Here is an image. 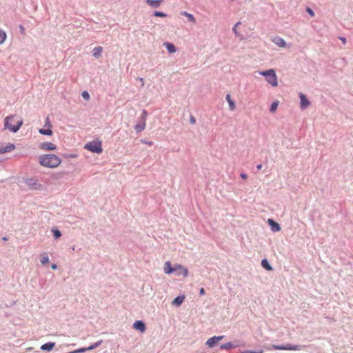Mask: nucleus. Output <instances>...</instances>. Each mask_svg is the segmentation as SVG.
<instances>
[{
	"label": "nucleus",
	"mask_w": 353,
	"mask_h": 353,
	"mask_svg": "<svg viewBox=\"0 0 353 353\" xmlns=\"http://www.w3.org/2000/svg\"><path fill=\"white\" fill-rule=\"evenodd\" d=\"M39 163L43 167L55 168L61 164V159L54 154H42L39 157Z\"/></svg>",
	"instance_id": "nucleus-1"
},
{
	"label": "nucleus",
	"mask_w": 353,
	"mask_h": 353,
	"mask_svg": "<svg viewBox=\"0 0 353 353\" xmlns=\"http://www.w3.org/2000/svg\"><path fill=\"white\" fill-rule=\"evenodd\" d=\"M23 119L12 114L6 117L4 119V127L12 132H17L23 125Z\"/></svg>",
	"instance_id": "nucleus-2"
},
{
	"label": "nucleus",
	"mask_w": 353,
	"mask_h": 353,
	"mask_svg": "<svg viewBox=\"0 0 353 353\" xmlns=\"http://www.w3.org/2000/svg\"><path fill=\"white\" fill-rule=\"evenodd\" d=\"M259 74L265 77L266 81L272 86L276 87L278 85L277 77L275 71L273 69L261 71L259 72Z\"/></svg>",
	"instance_id": "nucleus-3"
},
{
	"label": "nucleus",
	"mask_w": 353,
	"mask_h": 353,
	"mask_svg": "<svg viewBox=\"0 0 353 353\" xmlns=\"http://www.w3.org/2000/svg\"><path fill=\"white\" fill-rule=\"evenodd\" d=\"M84 148L93 153L100 154L103 151L102 143L101 141H92L87 143L84 145Z\"/></svg>",
	"instance_id": "nucleus-4"
},
{
	"label": "nucleus",
	"mask_w": 353,
	"mask_h": 353,
	"mask_svg": "<svg viewBox=\"0 0 353 353\" xmlns=\"http://www.w3.org/2000/svg\"><path fill=\"white\" fill-rule=\"evenodd\" d=\"M301 346L299 345L287 344L285 345H272L270 347H267V350H300Z\"/></svg>",
	"instance_id": "nucleus-5"
},
{
	"label": "nucleus",
	"mask_w": 353,
	"mask_h": 353,
	"mask_svg": "<svg viewBox=\"0 0 353 353\" xmlns=\"http://www.w3.org/2000/svg\"><path fill=\"white\" fill-rule=\"evenodd\" d=\"M173 272H176V275H182L183 277L188 276V270L186 268L180 264H174L173 266Z\"/></svg>",
	"instance_id": "nucleus-6"
},
{
	"label": "nucleus",
	"mask_w": 353,
	"mask_h": 353,
	"mask_svg": "<svg viewBox=\"0 0 353 353\" xmlns=\"http://www.w3.org/2000/svg\"><path fill=\"white\" fill-rule=\"evenodd\" d=\"M26 185L32 190H39L41 188V185L37 179L33 178L27 179L26 180Z\"/></svg>",
	"instance_id": "nucleus-7"
},
{
	"label": "nucleus",
	"mask_w": 353,
	"mask_h": 353,
	"mask_svg": "<svg viewBox=\"0 0 353 353\" xmlns=\"http://www.w3.org/2000/svg\"><path fill=\"white\" fill-rule=\"evenodd\" d=\"M14 149L15 145L13 143H8L7 144H4L3 143H0V154L10 152Z\"/></svg>",
	"instance_id": "nucleus-8"
},
{
	"label": "nucleus",
	"mask_w": 353,
	"mask_h": 353,
	"mask_svg": "<svg viewBox=\"0 0 353 353\" xmlns=\"http://www.w3.org/2000/svg\"><path fill=\"white\" fill-rule=\"evenodd\" d=\"M224 338V336H213L208 339L206 345L209 347H213L219 341H221Z\"/></svg>",
	"instance_id": "nucleus-9"
},
{
	"label": "nucleus",
	"mask_w": 353,
	"mask_h": 353,
	"mask_svg": "<svg viewBox=\"0 0 353 353\" xmlns=\"http://www.w3.org/2000/svg\"><path fill=\"white\" fill-rule=\"evenodd\" d=\"M40 149L43 150H55L57 149L56 145L51 142H44L39 145Z\"/></svg>",
	"instance_id": "nucleus-10"
},
{
	"label": "nucleus",
	"mask_w": 353,
	"mask_h": 353,
	"mask_svg": "<svg viewBox=\"0 0 353 353\" xmlns=\"http://www.w3.org/2000/svg\"><path fill=\"white\" fill-rule=\"evenodd\" d=\"M268 223L271 227V230L273 232H279L281 230V227H280L279 224L278 223L275 222L273 219H268Z\"/></svg>",
	"instance_id": "nucleus-11"
},
{
	"label": "nucleus",
	"mask_w": 353,
	"mask_h": 353,
	"mask_svg": "<svg viewBox=\"0 0 353 353\" xmlns=\"http://www.w3.org/2000/svg\"><path fill=\"white\" fill-rule=\"evenodd\" d=\"M300 99H301V109H305L310 104L309 100L307 99L306 96L303 93H300Z\"/></svg>",
	"instance_id": "nucleus-12"
},
{
	"label": "nucleus",
	"mask_w": 353,
	"mask_h": 353,
	"mask_svg": "<svg viewBox=\"0 0 353 353\" xmlns=\"http://www.w3.org/2000/svg\"><path fill=\"white\" fill-rule=\"evenodd\" d=\"M133 327L140 331L141 332H144L145 331V325L142 321H137L133 324Z\"/></svg>",
	"instance_id": "nucleus-13"
},
{
	"label": "nucleus",
	"mask_w": 353,
	"mask_h": 353,
	"mask_svg": "<svg viewBox=\"0 0 353 353\" xmlns=\"http://www.w3.org/2000/svg\"><path fill=\"white\" fill-rule=\"evenodd\" d=\"M163 272L165 274H167L173 273V267H172L171 263L170 261H166L164 263Z\"/></svg>",
	"instance_id": "nucleus-14"
},
{
	"label": "nucleus",
	"mask_w": 353,
	"mask_h": 353,
	"mask_svg": "<svg viewBox=\"0 0 353 353\" xmlns=\"http://www.w3.org/2000/svg\"><path fill=\"white\" fill-rule=\"evenodd\" d=\"M55 345V343H52V342H49V343H45L43 345H42L41 346V350H44V351H50L53 349V347H54Z\"/></svg>",
	"instance_id": "nucleus-15"
},
{
	"label": "nucleus",
	"mask_w": 353,
	"mask_h": 353,
	"mask_svg": "<svg viewBox=\"0 0 353 353\" xmlns=\"http://www.w3.org/2000/svg\"><path fill=\"white\" fill-rule=\"evenodd\" d=\"M163 0H146V3L151 7L158 8Z\"/></svg>",
	"instance_id": "nucleus-16"
},
{
	"label": "nucleus",
	"mask_w": 353,
	"mask_h": 353,
	"mask_svg": "<svg viewBox=\"0 0 353 353\" xmlns=\"http://www.w3.org/2000/svg\"><path fill=\"white\" fill-rule=\"evenodd\" d=\"M273 42L276 44L278 46L284 48L286 46V43L284 41L283 39L281 37H276L274 39H273Z\"/></svg>",
	"instance_id": "nucleus-17"
},
{
	"label": "nucleus",
	"mask_w": 353,
	"mask_h": 353,
	"mask_svg": "<svg viewBox=\"0 0 353 353\" xmlns=\"http://www.w3.org/2000/svg\"><path fill=\"white\" fill-rule=\"evenodd\" d=\"M145 128V119L142 121L141 122L138 123L135 126L134 129L137 131V132H140L143 131Z\"/></svg>",
	"instance_id": "nucleus-18"
},
{
	"label": "nucleus",
	"mask_w": 353,
	"mask_h": 353,
	"mask_svg": "<svg viewBox=\"0 0 353 353\" xmlns=\"http://www.w3.org/2000/svg\"><path fill=\"white\" fill-rule=\"evenodd\" d=\"M102 50H103L102 47H100V46L96 47L93 49L92 55L95 58H99L101 56Z\"/></svg>",
	"instance_id": "nucleus-19"
},
{
	"label": "nucleus",
	"mask_w": 353,
	"mask_h": 353,
	"mask_svg": "<svg viewBox=\"0 0 353 353\" xmlns=\"http://www.w3.org/2000/svg\"><path fill=\"white\" fill-rule=\"evenodd\" d=\"M226 100L229 104V108L230 110H234L236 108L235 103L233 100L231 99V96L230 94H228L226 95Z\"/></svg>",
	"instance_id": "nucleus-20"
},
{
	"label": "nucleus",
	"mask_w": 353,
	"mask_h": 353,
	"mask_svg": "<svg viewBox=\"0 0 353 353\" xmlns=\"http://www.w3.org/2000/svg\"><path fill=\"white\" fill-rule=\"evenodd\" d=\"M184 299H185V296H178L177 297H176L172 301V304L179 306V305L182 304V303L183 302Z\"/></svg>",
	"instance_id": "nucleus-21"
},
{
	"label": "nucleus",
	"mask_w": 353,
	"mask_h": 353,
	"mask_svg": "<svg viewBox=\"0 0 353 353\" xmlns=\"http://www.w3.org/2000/svg\"><path fill=\"white\" fill-rule=\"evenodd\" d=\"M181 14L186 17L188 19L189 21L192 22V23H196V19L194 18V17L190 14V13H188V12H181Z\"/></svg>",
	"instance_id": "nucleus-22"
},
{
	"label": "nucleus",
	"mask_w": 353,
	"mask_h": 353,
	"mask_svg": "<svg viewBox=\"0 0 353 353\" xmlns=\"http://www.w3.org/2000/svg\"><path fill=\"white\" fill-rule=\"evenodd\" d=\"M164 46L166 47L169 53L176 52V48L174 44L170 43H165Z\"/></svg>",
	"instance_id": "nucleus-23"
},
{
	"label": "nucleus",
	"mask_w": 353,
	"mask_h": 353,
	"mask_svg": "<svg viewBox=\"0 0 353 353\" xmlns=\"http://www.w3.org/2000/svg\"><path fill=\"white\" fill-rule=\"evenodd\" d=\"M39 132L40 134H43V135L51 136L52 134V131L51 130V128H48V129L41 128L39 130Z\"/></svg>",
	"instance_id": "nucleus-24"
},
{
	"label": "nucleus",
	"mask_w": 353,
	"mask_h": 353,
	"mask_svg": "<svg viewBox=\"0 0 353 353\" xmlns=\"http://www.w3.org/2000/svg\"><path fill=\"white\" fill-rule=\"evenodd\" d=\"M261 265L263 266V268H264L265 270H272V268L271 267V265L269 264L268 261L266 260V259H263L261 261Z\"/></svg>",
	"instance_id": "nucleus-25"
},
{
	"label": "nucleus",
	"mask_w": 353,
	"mask_h": 353,
	"mask_svg": "<svg viewBox=\"0 0 353 353\" xmlns=\"http://www.w3.org/2000/svg\"><path fill=\"white\" fill-rule=\"evenodd\" d=\"M221 350H230L234 347V345L231 343H225L221 345Z\"/></svg>",
	"instance_id": "nucleus-26"
},
{
	"label": "nucleus",
	"mask_w": 353,
	"mask_h": 353,
	"mask_svg": "<svg viewBox=\"0 0 353 353\" xmlns=\"http://www.w3.org/2000/svg\"><path fill=\"white\" fill-rule=\"evenodd\" d=\"M7 35L6 33L0 30V44H2L6 39Z\"/></svg>",
	"instance_id": "nucleus-27"
},
{
	"label": "nucleus",
	"mask_w": 353,
	"mask_h": 353,
	"mask_svg": "<svg viewBox=\"0 0 353 353\" xmlns=\"http://www.w3.org/2000/svg\"><path fill=\"white\" fill-rule=\"evenodd\" d=\"M278 105H279L278 101L273 102L270 106V112H274L276 110Z\"/></svg>",
	"instance_id": "nucleus-28"
},
{
	"label": "nucleus",
	"mask_w": 353,
	"mask_h": 353,
	"mask_svg": "<svg viewBox=\"0 0 353 353\" xmlns=\"http://www.w3.org/2000/svg\"><path fill=\"white\" fill-rule=\"evenodd\" d=\"M41 263L42 265H46L49 263V258L47 255L43 256L41 259Z\"/></svg>",
	"instance_id": "nucleus-29"
},
{
	"label": "nucleus",
	"mask_w": 353,
	"mask_h": 353,
	"mask_svg": "<svg viewBox=\"0 0 353 353\" xmlns=\"http://www.w3.org/2000/svg\"><path fill=\"white\" fill-rule=\"evenodd\" d=\"M53 234L55 239L59 238L61 235V232L58 230H54Z\"/></svg>",
	"instance_id": "nucleus-30"
},
{
	"label": "nucleus",
	"mask_w": 353,
	"mask_h": 353,
	"mask_svg": "<svg viewBox=\"0 0 353 353\" xmlns=\"http://www.w3.org/2000/svg\"><path fill=\"white\" fill-rule=\"evenodd\" d=\"M155 17H165L166 14L162 12L156 11L154 13Z\"/></svg>",
	"instance_id": "nucleus-31"
},
{
	"label": "nucleus",
	"mask_w": 353,
	"mask_h": 353,
	"mask_svg": "<svg viewBox=\"0 0 353 353\" xmlns=\"http://www.w3.org/2000/svg\"><path fill=\"white\" fill-rule=\"evenodd\" d=\"M82 97L85 100H88L90 99V94L87 91H83L82 92Z\"/></svg>",
	"instance_id": "nucleus-32"
},
{
	"label": "nucleus",
	"mask_w": 353,
	"mask_h": 353,
	"mask_svg": "<svg viewBox=\"0 0 353 353\" xmlns=\"http://www.w3.org/2000/svg\"><path fill=\"white\" fill-rule=\"evenodd\" d=\"M240 24H241V22H237V23L234 25V28H233V31L234 32L235 34H236V35H237V36H239V32H238V31H237V27H238Z\"/></svg>",
	"instance_id": "nucleus-33"
},
{
	"label": "nucleus",
	"mask_w": 353,
	"mask_h": 353,
	"mask_svg": "<svg viewBox=\"0 0 353 353\" xmlns=\"http://www.w3.org/2000/svg\"><path fill=\"white\" fill-rule=\"evenodd\" d=\"M307 12L311 16V17H314V11L310 8H307Z\"/></svg>",
	"instance_id": "nucleus-34"
},
{
	"label": "nucleus",
	"mask_w": 353,
	"mask_h": 353,
	"mask_svg": "<svg viewBox=\"0 0 353 353\" xmlns=\"http://www.w3.org/2000/svg\"><path fill=\"white\" fill-rule=\"evenodd\" d=\"M45 126H47L48 128H51V124H50V119L48 117H47L46 120V123H45Z\"/></svg>",
	"instance_id": "nucleus-35"
},
{
	"label": "nucleus",
	"mask_w": 353,
	"mask_h": 353,
	"mask_svg": "<svg viewBox=\"0 0 353 353\" xmlns=\"http://www.w3.org/2000/svg\"><path fill=\"white\" fill-rule=\"evenodd\" d=\"M19 28H20L21 33L22 34H25V29H24V28H23L22 26H20V27H19Z\"/></svg>",
	"instance_id": "nucleus-36"
},
{
	"label": "nucleus",
	"mask_w": 353,
	"mask_h": 353,
	"mask_svg": "<svg viewBox=\"0 0 353 353\" xmlns=\"http://www.w3.org/2000/svg\"><path fill=\"white\" fill-rule=\"evenodd\" d=\"M241 177L242 179H246L248 176H247V174H245V173H242V174H241Z\"/></svg>",
	"instance_id": "nucleus-37"
},
{
	"label": "nucleus",
	"mask_w": 353,
	"mask_h": 353,
	"mask_svg": "<svg viewBox=\"0 0 353 353\" xmlns=\"http://www.w3.org/2000/svg\"><path fill=\"white\" fill-rule=\"evenodd\" d=\"M142 142L149 145H152V141H142Z\"/></svg>",
	"instance_id": "nucleus-38"
},
{
	"label": "nucleus",
	"mask_w": 353,
	"mask_h": 353,
	"mask_svg": "<svg viewBox=\"0 0 353 353\" xmlns=\"http://www.w3.org/2000/svg\"><path fill=\"white\" fill-rule=\"evenodd\" d=\"M199 293L201 295H203L205 294V290L203 288L200 289Z\"/></svg>",
	"instance_id": "nucleus-39"
},
{
	"label": "nucleus",
	"mask_w": 353,
	"mask_h": 353,
	"mask_svg": "<svg viewBox=\"0 0 353 353\" xmlns=\"http://www.w3.org/2000/svg\"><path fill=\"white\" fill-rule=\"evenodd\" d=\"M190 122H191V123H192V124L195 123V122H196L195 119H194V117H191V118H190Z\"/></svg>",
	"instance_id": "nucleus-40"
},
{
	"label": "nucleus",
	"mask_w": 353,
	"mask_h": 353,
	"mask_svg": "<svg viewBox=\"0 0 353 353\" xmlns=\"http://www.w3.org/2000/svg\"><path fill=\"white\" fill-rule=\"evenodd\" d=\"M57 265H56V264H52V268L53 270H56V269H57Z\"/></svg>",
	"instance_id": "nucleus-41"
},
{
	"label": "nucleus",
	"mask_w": 353,
	"mask_h": 353,
	"mask_svg": "<svg viewBox=\"0 0 353 353\" xmlns=\"http://www.w3.org/2000/svg\"><path fill=\"white\" fill-rule=\"evenodd\" d=\"M257 169L258 170H261L262 168V165L261 164H259L256 166Z\"/></svg>",
	"instance_id": "nucleus-42"
},
{
	"label": "nucleus",
	"mask_w": 353,
	"mask_h": 353,
	"mask_svg": "<svg viewBox=\"0 0 353 353\" xmlns=\"http://www.w3.org/2000/svg\"><path fill=\"white\" fill-rule=\"evenodd\" d=\"M139 80H140V82L142 83V86L143 85V78H139Z\"/></svg>",
	"instance_id": "nucleus-43"
},
{
	"label": "nucleus",
	"mask_w": 353,
	"mask_h": 353,
	"mask_svg": "<svg viewBox=\"0 0 353 353\" xmlns=\"http://www.w3.org/2000/svg\"><path fill=\"white\" fill-rule=\"evenodd\" d=\"M341 41H343V43H345L346 40H345V38H341Z\"/></svg>",
	"instance_id": "nucleus-44"
},
{
	"label": "nucleus",
	"mask_w": 353,
	"mask_h": 353,
	"mask_svg": "<svg viewBox=\"0 0 353 353\" xmlns=\"http://www.w3.org/2000/svg\"><path fill=\"white\" fill-rule=\"evenodd\" d=\"M263 350H259V351H257V352L254 351V353H263Z\"/></svg>",
	"instance_id": "nucleus-45"
},
{
	"label": "nucleus",
	"mask_w": 353,
	"mask_h": 353,
	"mask_svg": "<svg viewBox=\"0 0 353 353\" xmlns=\"http://www.w3.org/2000/svg\"><path fill=\"white\" fill-rule=\"evenodd\" d=\"M241 353H250V350H246V351H244V352H243Z\"/></svg>",
	"instance_id": "nucleus-46"
},
{
	"label": "nucleus",
	"mask_w": 353,
	"mask_h": 353,
	"mask_svg": "<svg viewBox=\"0 0 353 353\" xmlns=\"http://www.w3.org/2000/svg\"><path fill=\"white\" fill-rule=\"evenodd\" d=\"M2 239H3V241H7V240H8V238H7V237H3V238H2Z\"/></svg>",
	"instance_id": "nucleus-47"
},
{
	"label": "nucleus",
	"mask_w": 353,
	"mask_h": 353,
	"mask_svg": "<svg viewBox=\"0 0 353 353\" xmlns=\"http://www.w3.org/2000/svg\"><path fill=\"white\" fill-rule=\"evenodd\" d=\"M143 114L144 116H145V115H146V112H145V111H143Z\"/></svg>",
	"instance_id": "nucleus-48"
},
{
	"label": "nucleus",
	"mask_w": 353,
	"mask_h": 353,
	"mask_svg": "<svg viewBox=\"0 0 353 353\" xmlns=\"http://www.w3.org/2000/svg\"><path fill=\"white\" fill-rule=\"evenodd\" d=\"M250 353H254V351H250Z\"/></svg>",
	"instance_id": "nucleus-49"
}]
</instances>
